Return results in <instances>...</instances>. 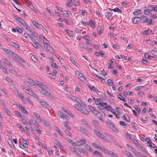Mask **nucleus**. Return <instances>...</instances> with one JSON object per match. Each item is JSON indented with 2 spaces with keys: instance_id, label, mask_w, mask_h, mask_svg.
<instances>
[{
  "instance_id": "obj_1",
  "label": "nucleus",
  "mask_w": 157,
  "mask_h": 157,
  "mask_svg": "<svg viewBox=\"0 0 157 157\" xmlns=\"http://www.w3.org/2000/svg\"><path fill=\"white\" fill-rule=\"evenodd\" d=\"M36 84L38 86V90L41 93H43L44 91L47 89V87L46 86L40 82L37 81Z\"/></svg>"
},
{
  "instance_id": "obj_2",
  "label": "nucleus",
  "mask_w": 157,
  "mask_h": 157,
  "mask_svg": "<svg viewBox=\"0 0 157 157\" xmlns=\"http://www.w3.org/2000/svg\"><path fill=\"white\" fill-rule=\"evenodd\" d=\"M86 142V139H83L79 141H77L75 142H73L71 144L75 146H80L84 144Z\"/></svg>"
},
{
  "instance_id": "obj_3",
  "label": "nucleus",
  "mask_w": 157,
  "mask_h": 157,
  "mask_svg": "<svg viewBox=\"0 0 157 157\" xmlns=\"http://www.w3.org/2000/svg\"><path fill=\"white\" fill-rule=\"evenodd\" d=\"M94 132L96 134L97 136L99 137L101 139L105 141H107V138L105 136H104L102 133L95 130H94Z\"/></svg>"
},
{
  "instance_id": "obj_4",
  "label": "nucleus",
  "mask_w": 157,
  "mask_h": 157,
  "mask_svg": "<svg viewBox=\"0 0 157 157\" xmlns=\"http://www.w3.org/2000/svg\"><path fill=\"white\" fill-rule=\"evenodd\" d=\"M154 7L152 6H148L146 7V9L144 11V13L148 15L153 10Z\"/></svg>"
},
{
  "instance_id": "obj_5",
  "label": "nucleus",
  "mask_w": 157,
  "mask_h": 157,
  "mask_svg": "<svg viewBox=\"0 0 157 157\" xmlns=\"http://www.w3.org/2000/svg\"><path fill=\"white\" fill-rule=\"evenodd\" d=\"M23 89L27 94L34 97H36V94L30 89L26 87H23Z\"/></svg>"
},
{
  "instance_id": "obj_6",
  "label": "nucleus",
  "mask_w": 157,
  "mask_h": 157,
  "mask_svg": "<svg viewBox=\"0 0 157 157\" xmlns=\"http://www.w3.org/2000/svg\"><path fill=\"white\" fill-rule=\"evenodd\" d=\"M38 102L44 108H46L48 109L50 108V105L42 99H39Z\"/></svg>"
},
{
  "instance_id": "obj_7",
  "label": "nucleus",
  "mask_w": 157,
  "mask_h": 157,
  "mask_svg": "<svg viewBox=\"0 0 157 157\" xmlns=\"http://www.w3.org/2000/svg\"><path fill=\"white\" fill-rule=\"evenodd\" d=\"M106 124L112 130L114 131L115 132L118 133V130L116 128L114 124L112 123L110 121H108L106 122Z\"/></svg>"
},
{
  "instance_id": "obj_8",
  "label": "nucleus",
  "mask_w": 157,
  "mask_h": 157,
  "mask_svg": "<svg viewBox=\"0 0 157 157\" xmlns=\"http://www.w3.org/2000/svg\"><path fill=\"white\" fill-rule=\"evenodd\" d=\"M13 58L17 59V60L20 62H25V61L23 60L18 55L15 53L14 52H13L12 55L11 56Z\"/></svg>"
},
{
  "instance_id": "obj_9",
  "label": "nucleus",
  "mask_w": 157,
  "mask_h": 157,
  "mask_svg": "<svg viewBox=\"0 0 157 157\" xmlns=\"http://www.w3.org/2000/svg\"><path fill=\"white\" fill-rule=\"evenodd\" d=\"M48 42H45L44 43V47L48 51L51 52L52 51V48L48 44Z\"/></svg>"
},
{
  "instance_id": "obj_10",
  "label": "nucleus",
  "mask_w": 157,
  "mask_h": 157,
  "mask_svg": "<svg viewBox=\"0 0 157 157\" xmlns=\"http://www.w3.org/2000/svg\"><path fill=\"white\" fill-rule=\"evenodd\" d=\"M78 110L80 111L82 113L85 114H89V111L84 108H82V107L81 108H79L78 109Z\"/></svg>"
},
{
  "instance_id": "obj_11",
  "label": "nucleus",
  "mask_w": 157,
  "mask_h": 157,
  "mask_svg": "<svg viewBox=\"0 0 157 157\" xmlns=\"http://www.w3.org/2000/svg\"><path fill=\"white\" fill-rule=\"evenodd\" d=\"M141 21V18L140 17H133L132 19V21L134 24L137 23Z\"/></svg>"
},
{
  "instance_id": "obj_12",
  "label": "nucleus",
  "mask_w": 157,
  "mask_h": 157,
  "mask_svg": "<svg viewBox=\"0 0 157 157\" xmlns=\"http://www.w3.org/2000/svg\"><path fill=\"white\" fill-rule=\"evenodd\" d=\"M71 98L73 100L76 101L78 103L81 105L83 106L85 105L84 103L80 99H76V98L74 97H72Z\"/></svg>"
},
{
  "instance_id": "obj_13",
  "label": "nucleus",
  "mask_w": 157,
  "mask_h": 157,
  "mask_svg": "<svg viewBox=\"0 0 157 157\" xmlns=\"http://www.w3.org/2000/svg\"><path fill=\"white\" fill-rule=\"evenodd\" d=\"M140 18H141V21L143 23H145L146 21L148 20L147 17L144 15H142L140 16Z\"/></svg>"
},
{
  "instance_id": "obj_14",
  "label": "nucleus",
  "mask_w": 157,
  "mask_h": 157,
  "mask_svg": "<svg viewBox=\"0 0 157 157\" xmlns=\"http://www.w3.org/2000/svg\"><path fill=\"white\" fill-rule=\"evenodd\" d=\"M123 153L126 156L128 157H134L130 152L127 151H124Z\"/></svg>"
},
{
  "instance_id": "obj_15",
  "label": "nucleus",
  "mask_w": 157,
  "mask_h": 157,
  "mask_svg": "<svg viewBox=\"0 0 157 157\" xmlns=\"http://www.w3.org/2000/svg\"><path fill=\"white\" fill-rule=\"evenodd\" d=\"M3 51L6 53L8 54L9 55L11 56L12 55L13 52H12L11 50H8L6 48H3Z\"/></svg>"
},
{
  "instance_id": "obj_16",
  "label": "nucleus",
  "mask_w": 157,
  "mask_h": 157,
  "mask_svg": "<svg viewBox=\"0 0 157 157\" xmlns=\"http://www.w3.org/2000/svg\"><path fill=\"white\" fill-rule=\"evenodd\" d=\"M65 32L67 33V34L69 36H72L73 35V31L71 30H68V29L64 30Z\"/></svg>"
},
{
  "instance_id": "obj_17",
  "label": "nucleus",
  "mask_w": 157,
  "mask_h": 157,
  "mask_svg": "<svg viewBox=\"0 0 157 157\" xmlns=\"http://www.w3.org/2000/svg\"><path fill=\"white\" fill-rule=\"evenodd\" d=\"M142 12L141 11L138 9H136L135 10V11L133 12V14L134 15L136 16L138 14H141Z\"/></svg>"
},
{
  "instance_id": "obj_18",
  "label": "nucleus",
  "mask_w": 157,
  "mask_h": 157,
  "mask_svg": "<svg viewBox=\"0 0 157 157\" xmlns=\"http://www.w3.org/2000/svg\"><path fill=\"white\" fill-rule=\"evenodd\" d=\"M47 89L45 91H44V92H43V93H42L41 94H43L46 95L47 97L50 98L52 97V96L51 94L48 93L47 91Z\"/></svg>"
},
{
  "instance_id": "obj_19",
  "label": "nucleus",
  "mask_w": 157,
  "mask_h": 157,
  "mask_svg": "<svg viewBox=\"0 0 157 157\" xmlns=\"http://www.w3.org/2000/svg\"><path fill=\"white\" fill-rule=\"evenodd\" d=\"M131 152L134 154L136 156H139L140 154L137 151L133 148H132L131 149H130Z\"/></svg>"
},
{
  "instance_id": "obj_20",
  "label": "nucleus",
  "mask_w": 157,
  "mask_h": 157,
  "mask_svg": "<svg viewBox=\"0 0 157 157\" xmlns=\"http://www.w3.org/2000/svg\"><path fill=\"white\" fill-rule=\"evenodd\" d=\"M107 105V103H102L101 105L98 106V108L101 109H105L106 106Z\"/></svg>"
},
{
  "instance_id": "obj_21",
  "label": "nucleus",
  "mask_w": 157,
  "mask_h": 157,
  "mask_svg": "<svg viewBox=\"0 0 157 157\" xmlns=\"http://www.w3.org/2000/svg\"><path fill=\"white\" fill-rule=\"evenodd\" d=\"M78 130L86 134L87 132V129L84 128L79 127H78Z\"/></svg>"
},
{
  "instance_id": "obj_22",
  "label": "nucleus",
  "mask_w": 157,
  "mask_h": 157,
  "mask_svg": "<svg viewBox=\"0 0 157 157\" xmlns=\"http://www.w3.org/2000/svg\"><path fill=\"white\" fill-rule=\"evenodd\" d=\"M151 30L150 29L146 30L143 32V35H146L149 34L151 32Z\"/></svg>"
},
{
  "instance_id": "obj_23",
  "label": "nucleus",
  "mask_w": 157,
  "mask_h": 157,
  "mask_svg": "<svg viewBox=\"0 0 157 157\" xmlns=\"http://www.w3.org/2000/svg\"><path fill=\"white\" fill-rule=\"evenodd\" d=\"M33 45L36 48L38 49L41 46V45L40 44L37 42L34 43L33 44Z\"/></svg>"
},
{
  "instance_id": "obj_24",
  "label": "nucleus",
  "mask_w": 157,
  "mask_h": 157,
  "mask_svg": "<svg viewBox=\"0 0 157 157\" xmlns=\"http://www.w3.org/2000/svg\"><path fill=\"white\" fill-rule=\"evenodd\" d=\"M19 107L22 110V111L25 113H27V111L25 109L24 107L22 106L20 104H19Z\"/></svg>"
},
{
  "instance_id": "obj_25",
  "label": "nucleus",
  "mask_w": 157,
  "mask_h": 157,
  "mask_svg": "<svg viewBox=\"0 0 157 157\" xmlns=\"http://www.w3.org/2000/svg\"><path fill=\"white\" fill-rule=\"evenodd\" d=\"M85 148L90 152H92L93 150L90 146H89L88 144H86L85 145Z\"/></svg>"
},
{
  "instance_id": "obj_26",
  "label": "nucleus",
  "mask_w": 157,
  "mask_h": 157,
  "mask_svg": "<svg viewBox=\"0 0 157 157\" xmlns=\"http://www.w3.org/2000/svg\"><path fill=\"white\" fill-rule=\"evenodd\" d=\"M81 121L82 124L86 127H90V126L88 125V123L86 120L84 119H82L81 120Z\"/></svg>"
},
{
  "instance_id": "obj_27",
  "label": "nucleus",
  "mask_w": 157,
  "mask_h": 157,
  "mask_svg": "<svg viewBox=\"0 0 157 157\" xmlns=\"http://www.w3.org/2000/svg\"><path fill=\"white\" fill-rule=\"evenodd\" d=\"M102 99L100 98L97 99L95 101V102L96 105H100L101 104V103L102 102Z\"/></svg>"
},
{
  "instance_id": "obj_28",
  "label": "nucleus",
  "mask_w": 157,
  "mask_h": 157,
  "mask_svg": "<svg viewBox=\"0 0 157 157\" xmlns=\"http://www.w3.org/2000/svg\"><path fill=\"white\" fill-rule=\"evenodd\" d=\"M39 37L41 40H43L44 43H45V42H48V41L42 35H40Z\"/></svg>"
},
{
  "instance_id": "obj_29",
  "label": "nucleus",
  "mask_w": 157,
  "mask_h": 157,
  "mask_svg": "<svg viewBox=\"0 0 157 157\" xmlns=\"http://www.w3.org/2000/svg\"><path fill=\"white\" fill-rule=\"evenodd\" d=\"M10 44L12 46L14 47L16 49H18L19 48V45L14 42H11Z\"/></svg>"
},
{
  "instance_id": "obj_30",
  "label": "nucleus",
  "mask_w": 157,
  "mask_h": 157,
  "mask_svg": "<svg viewBox=\"0 0 157 157\" xmlns=\"http://www.w3.org/2000/svg\"><path fill=\"white\" fill-rule=\"evenodd\" d=\"M79 79L83 82H85L86 81L85 78L82 74H80Z\"/></svg>"
},
{
  "instance_id": "obj_31",
  "label": "nucleus",
  "mask_w": 157,
  "mask_h": 157,
  "mask_svg": "<svg viewBox=\"0 0 157 157\" xmlns=\"http://www.w3.org/2000/svg\"><path fill=\"white\" fill-rule=\"evenodd\" d=\"M2 63V61L1 60H0V69L3 71V72H4L5 73H6V72H7L6 71V70L5 68L3 67L1 64Z\"/></svg>"
},
{
  "instance_id": "obj_32",
  "label": "nucleus",
  "mask_w": 157,
  "mask_h": 157,
  "mask_svg": "<svg viewBox=\"0 0 157 157\" xmlns=\"http://www.w3.org/2000/svg\"><path fill=\"white\" fill-rule=\"evenodd\" d=\"M70 149L71 151L75 153L76 151V147H73L70 146Z\"/></svg>"
},
{
  "instance_id": "obj_33",
  "label": "nucleus",
  "mask_w": 157,
  "mask_h": 157,
  "mask_svg": "<svg viewBox=\"0 0 157 157\" xmlns=\"http://www.w3.org/2000/svg\"><path fill=\"white\" fill-rule=\"evenodd\" d=\"M92 146L94 147L97 148H99L100 147V146L97 143H93L92 144Z\"/></svg>"
},
{
  "instance_id": "obj_34",
  "label": "nucleus",
  "mask_w": 157,
  "mask_h": 157,
  "mask_svg": "<svg viewBox=\"0 0 157 157\" xmlns=\"http://www.w3.org/2000/svg\"><path fill=\"white\" fill-rule=\"evenodd\" d=\"M118 98H119V99L121 100V101H125V100L124 98H123L122 97V95L121 94H118Z\"/></svg>"
},
{
  "instance_id": "obj_35",
  "label": "nucleus",
  "mask_w": 157,
  "mask_h": 157,
  "mask_svg": "<svg viewBox=\"0 0 157 157\" xmlns=\"http://www.w3.org/2000/svg\"><path fill=\"white\" fill-rule=\"evenodd\" d=\"M51 66L53 68H56L58 67V65L56 64L53 62H52L51 63Z\"/></svg>"
},
{
  "instance_id": "obj_36",
  "label": "nucleus",
  "mask_w": 157,
  "mask_h": 157,
  "mask_svg": "<svg viewBox=\"0 0 157 157\" xmlns=\"http://www.w3.org/2000/svg\"><path fill=\"white\" fill-rule=\"evenodd\" d=\"M32 22L33 24L36 27L39 28H40V25L38 23L35 21H33Z\"/></svg>"
},
{
  "instance_id": "obj_37",
  "label": "nucleus",
  "mask_w": 157,
  "mask_h": 157,
  "mask_svg": "<svg viewBox=\"0 0 157 157\" xmlns=\"http://www.w3.org/2000/svg\"><path fill=\"white\" fill-rule=\"evenodd\" d=\"M96 75V76H97V77H98V78H99V80H100L103 83L105 82V79L104 78L98 76L97 75Z\"/></svg>"
},
{
  "instance_id": "obj_38",
  "label": "nucleus",
  "mask_w": 157,
  "mask_h": 157,
  "mask_svg": "<svg viewBox=\"0 0 157 157\" xmlns=\"http://www.w3.org/2000/svg\"><path fill=\"white\" fill-rule=\"evenodd\" d=\"M31 121L32 124H34L36 127H37L38 125V123L35 120L33 119L31 120Z\"/></svg>"
},
{
  "instance_id": "obj_39",
  "label": "nucleus",
  "mask_w": 157,
  "mask_h": 157,
  "mask_svg": "<svg viewBox=\"0 0 157 157\" xmlns=\"http://www.w3.org/2000/svg\"><path fill=\"white\" fill-rule=\"evenodd\" d=\"M16 29L17 31L20 33H22L23 31V30L21 28H20L19 27H16Z\"/></svg>"
},
{
  "instance_id": "obj_40",
  "label": "nucleus",
  "mask_w": 157,
  "mask_h": 157,
  "mask_svg": "<svg viewBox=\"0 0 157 157\" xmlns=\"http://www.w3.org/2000/svg\"><path fill=\"white\" fill-rule=\"evenodd\" d=\"M38 144L39 145L41 146L44 148L46 149L47 148V147L46 146V145H45L44 144H43L42 143H41L40 142H38Z\"/></svg>"
},
{
  "instance_id": "obj_41",
  "label": "nucleus",
  "mask_w": 157,
  "mask_h": 157,
  "mask_svg": "<svg viewBox=\"0 0 157 157\" xmlns=\"http://www.w3.org/2000/svg\"><path fill=\"white\" fill-rule=\"evenodd\" d=\"M109 155L112 156L113 157H117V155L112 151H110L109 152Z\"/></svg>"
},
{
  "instance_id": "obj_42",
  "label": "nucleus",
  "mask_w": 157,
  "mask_h": 157,
  "mask_svg": "<svg viewBox=\"0 0 157 157\" xmlns=\"http://www.w3.org/2000/svg\"><path fill=\"white\" fill-rule=\"evenodd\" d=\"M4 110L5 112L9 115H10L11 114L10 112L8 110V109L6 108H4Z\"/></svg>"
},
{
  "instance_id": "obj_43",
  "label": "nucleus",
  "mask_w": 157,
  "mask_h": 157,
  "mask_svg": "<svg viewBox=\"0 0 157 157\" xmlns=\"http://www.w3.org/2000/svg\"><path fill=\"white\" fill-rule=\"evenodd\" d=\"M110 10H112V11H113L114 12H119L120 11H121V10L119 8H118L117 7H116L115 9H112V10H111L110 9Z\"/></svg>"
},
{
  "instance_id": "obj_44",
  "label": "nucleus",
  "mask_w": 157,
  "mask_h": 157,
  "mask_svg": "<svg viewBox=\"0 0 157 157\" xmlns=\"http://www.w3.org/2000/svg\"><path fill=\"white\" fill-rule=\"evenodd\" d=\"M31 59L35 62H36L38 60L37 58L34 56H32L31 57Z\"/></svg>"
},
{
  "instance_id": "obj_45",
  "label": "nucleus",
  "mask_w": 157,
  "mask_h": 157,
  "mask_svg": "<svg viewBox=\"0 0 157 157\" xmlns=\"http://www.w3.org/2000/svg\"><path fill=\"white\" fill-rule=\"evenodd\" d=\"M28 82L29 83H31L32 85L34 86H36V83H35L34 82L33 80H31V79H29V81H28Z\"/></svg>"
},
{
  "instance_id": "obj_46",
  "label": "nucleus",
  "mask_w": 157,
  "mask_h": 157,
  "mask_svg": "<svg viewBox=\"0 0 157 157\" xmlns=\"http://www.w3.org/2000/svg\"><path fill=\"white\" fill-rule=\"evenodd\" d=\"M94 154L95 155H98V156L100 157L102 156V155L98 151H95L94 153Z\"/></svg>"
},
{
  "instance_id": "obj_47",
  "label": "nucleus",
  "mask_w": 157,
  "mask_h": 157,
  "mask_svg": "<svg viewBox=\"0 0 157 157\" xmlns=\"http://www.w3.org/2000/svg\"><path fill=\"white\" fill-rule=\"evenodd\" d=\"M9 144L10 145L11 148L13 149L15 148V146L13 145V142L12 141H10V143L8 142Z\"/></svg>"
},
{
  "instance_id": "obj_48",
  "label": "nucleus",
  "mask_w": 157,
  "mask_h": 157,
  "mask_svg": "<svg viewBox=\"0 0 157 157\" xmlns=\"http://www.w3.org/2000/svg\"><path fill=\"white\" fill-rule=\"evenodd\" d=\"M108 83L109 85V86H112V84H113V82H112V80L111 79H109L107 80Z\"/></svg>"
},
{
  "instance_id": "obj_49",
  "label": "nucleus",
  "mask_w": 157,
  "mask_h": 157,
  "mask_svg": "<svg viewBox=\"0 0 157 157\" xmlns=\"http://www.w3.org/2000/svg\"><path fill=\"white\" fill-rule=\"evenodd\" d=\"M125 136H126V137L128 139H131V136H130V135L127 133H125Z\"/></svg>"
},
{
  "instance_id": "obj_50",
  "label": "nucleus",
  "mask_w": 157,
  "mask_h": 157,
  "mask_svg": "<svg viewBox=\"0 0 157 157\" xmlns=\"http://www.w3.org/2000/svg\"><path fill=\"white\" fill-rule=\"evenodd\" d=\"M88 87L90 89V90H92L93 91H96V88L94 86H88Z\"/></svg>"
},
{
  "instance_id": "obj_51",
  "label": "nucleus",
  "mask_w": 157,
  "mask_h": 157,
  "mask_svg": "<svg viewBox=\"0 0 157 157\" xmlns=\"http://www.w3.org/2000/svg\"><path fill=\"white\" fill-rule=\"evenodd\" d=\"M143 87V86H141V85L138 86L135 88V89L136 90H139L140 89L142 88Z\"/></svg>"
},
{
  "instance_id": "obj_52",
  "label": "nucleus",
  "mask_w": 157,
  "mask_h": 157,
  "mask_svg": "<svg viewBox=\"0 0 157 157\" xmlns=\"http://www.w3.org/2000/svg\"><path fill=\"white\" fill-rule=\"evenodd\" d=\"M151 17L152 19H155L157 18V16L156 14H153L151 16Z\"/></svg>"
},
{
  "instance_id": "obj_53",
  "label": "nucleus",
  "mask_w": 157,
  "mask_h": 157,
  "mask_svg": "<svg viewBox=\"0 0 157 157\" xmlns=\"http://www.w3.org/2000/svg\"><path fill=\"white\" fill-rule=\"evenodd\" d=\"M135 109L138 111L139 113H140V108L139 107H138L137 105H135L134 107Z\"/></svg>"
},
{
  "instance_id": "obj_54",
  "label": "nucleus",
  "mask_w": 157,
  "mask_h": 157,
  "mask_svg": "<svg viewBox=\"0 0 157 157\" xmlns=\"http://www.w3.org/2000/svg\"><path fill=\"white\" fill-rule=\"evenodd\" d=\"M97 31L99 34H101V29L100 27L98 28Z\"/></svg>"
},
{
  "instance_id": "obj_55",
  "label": "nucleus",
  "mask_w": 157,
  "mask_h": 157,
  "mask_svg": "<svg viewBox=\"0 0 157 157\" xmlns=\"http://www.w3.org/2000/svg\"><path fill=\"white\" fill-rule=\"evenodd\" d=\"M6 61L5 62L7 64H8L10 66L11 65V64L9 60H8V59H6Z\"/></svg>"
},
{
  "instance_id": "obj_56",
  "label": "nucleus",
  "mask_w": 157,
  "mask_h": 157,
  "mask_svg": "<svg viewBox=\"0 0 157 157\" xmlns=\"http://www.w3.org/2000/svg\"><path fill=\"white\" fill-rule=\"evenodd\" d=\"M90 25L93 28H94L95 27V25H94V23L93 22L92 20H91L90 21Z\"/></svg>"
},
{
  "instance_id": "obj_57",
  "label": "nucleus",
  "mask_w": 157,
  "mask_h": 157,
  "mask_svg": "<svg viewBox=\"0 0 157 157\" xmlns=\"http://www.w3.org/2000/svg\"><path fill=\"white\" fill-rule=\"evenodd\" d=\"M84 39H85L86 40L90 38V36L87 35H85L83 36L82 37Z\"/></svg>"
},
{
  "instance_id": "obj_58",
  "label": "nucleus",
  "mask_w": 157,
  "mask_h": 157,
  "mask_svg": "<svg viewBox=\"0 0 157 157\" xmlns=\"http://www.w3.org/2000/svg\"><path fill=\"white\" fill-rule=\"evenodd\" d=\"M64 126L68 129L69 130L70 129V127L68 125L67 123L65 122L64 124Z\"/></svg>"
},
{
  "instance_id": "obj_59",
  "label": "nucleus",
  "mask_w": 157,
  "mask_h": 157,
  "mask_svg": "<svg viewBox=\"0 0 157 157\" xmlns=\"http://www.w3.org/2000/svg\"><path fill=\"white\" fill-rule=\"evenodd\" d=\"M63 14L65 15V16L66 17H68V12L66 10H64L63 12Z\"/></svg>"
},
{
  "instance_id": "obj_60",
  "label": "nucleus",
  "mask_w": 157,
  "mask_h": 157,
  "mask_svg": "<svg viewBox=\"0 0 157 157\" xmlns=\"http://www.w3.org/2000/svg\"><path fill=\"white\" fill-rule=\"evenodd\" d=\"M106 16L108 18H109L111 17H112V15L110 13H106Z\"/></svg>"
},
{
  "instance_id": "obj_61",
  "label": "nucleus",
  "mask_w": 157,
  "mask_h": 157,
  "mask_svg": "<svg viewBox=\"0 0 157 157\" xmlns=\"http://www.w3.org/2000/svg\"><path fill=\"white\" fill-rule=\"evenodd\" d=\"M69 143L71 144V143L74 142L73 141L69 138H67L65 139Z\"/></svg>"
},
{
  "instance_id": "obj_62",
  "label": "nucleus",
  "mask_w": 157,
  "mask_h": 157,
  "mask_svg": "<svg viewBox=\"0 0 157 157\" xmlns=\"http://www.w3.org/2000/svg\"><path fill=\"white\" fill-rule=\"evenodd\" d=\"M71 61L72 62V63H73V64H74L76 66H77V64H78V63H77L75 61V60H74L73 59H72L71 60Z\"/></svg>"
},
{
  "instance_id": "obj_63",
  "label": "nucleus",
  "mask_w": 157,
  "mask_h": 157,
  "mask_svg": "<svg viewBox=\"0 0 157 157\" xmlns=\"http://www.w3.org/2000/svg\"><path fill=\"white\" fill-rule=\"evenodd\" d=\"M61 118L65 119L66 120H68V117L67 115L64 114Z\"/></svg>"
},
{
  "instance_id": "obj_64",
  "label": "nucleus",
  "mask_w": 157,
  "mask_h": 157,
  "mask_svg": "<svg viewBox=\"0 0 157 157\" xmlns=\"http://www.w3.org/2000/svg\"><path fill=\"white\" fill-rule=\"evenodd\" d=\"M88 107L89 109L92 112H93L94 110L93 107L91 105H89Z\"/></svg>"
}]
</instances>
